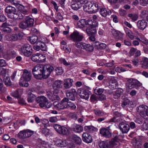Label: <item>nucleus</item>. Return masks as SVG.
<instances>
[{
    "label": "nucleus",
    "instance_id": "32",
    "mask_svg": "<svg viewBox=\"0 0 148 148\" xmlns=\"http://www.w3.org/2000/svg\"><path fill=\"white\" fill-rule=\"evenodd\" d=\"M123 90L122 89L118 88L113 94L114 97L115 99L119 98L123 93Z\"/></svg>",
    "mask_w": 148,
    "mask_h": 148
},
{
    "label": "nucleus",
    "instance_id": "25",
    "mask_svg": "<svg viewBox=\"0 0 148 148\" xmlns=\"http://www.w3.org/2000/svg\"><path fill=\"white\" fill-rule=\"evenodd\" d=\"M143 68L148 69V58L145 57L143 58L142 60L140 62Z\"/></svg>",
    "mask_w": 148,
    "mask_h": 148
},
{
    "label": "nucleus",
    "instance_id": "20",
    "mask_svg": "<svg viewBox=\"0 0 148 148\" xmlns=\"http://www.w3.org/2000/svg\"><path fill=\"white\" fill-rule=\"evenodd\" d=\"M82 4L81 3H79L78 2H75L73 1L71 3V8L73 10L77 11L82 7Z\"/></svg>",
    "mask_w": 148,
    "mask_h": 148
},
{
    "label": "nucleus",
    "instance_id": "58",
    "mask_svg": "<svg viewBox=\"0 0 148 148\" xmlns=\"http://www.w3.org/2000/svg\"><path fill=\"white\" fill-rule=\"evenodd\" d=\"M41 130V132L45 135H48L49 134V130L47 128H40Z\"/></svg>",
    "mask_w": 148,
    "mask_h": 148
},
{
    "label": "nucleus",
    "instance_id": "52",
    "mask_svg": "<svg viewBox=\"0 0 148 148\" xmlns=\"http://www.w3.org/2000/svg\"><path fill=\"white\" fill-rule=\"evenodd\" d=\"M68 107H69L72 110H74L76 108V106L75 104L71 102L68 101L67 103Z\"/></svg>",
    "mask_w": 148,
    "mask_h": 148
},
{
    "label": "nucleus",
    "instance_id": "35",
    "mask_svg": "<svg viewBox=\"0 0 148 148\" xmlns=\"http://www.w3.org/2000/svg\"><path fill=\"white\" fill-rule=\"evenodd\" d=\"M140 16L143 18V20H146L148 21V12L147 11L144 10L142 11Z\"/></svg>",
    "mask_w": 148,
    "mask_h": 148
},
{
    "label": "nucleus",
    "instance_id": "54",
    "mask_svg": "<svg viewBox=\"0 0 148 148\" xmlns=\"http://www.w3.org/2000/svg\"><path fill=\"white\" fill-rule=\"evenodd\" d=\"M137 39L139 40L140 41H141L142 43L146 45L148 44V40L145 38H138Z\"/></svg>",
    "mask_w": 148,
    "mask_h": 148
},
{
    "label": "nucleus",
    "instance_id": "61",
    "mask_svg": "<svg viewBox=\"0 0 148 148\" xmlns=\"http://www.w3.org/2000/svg\"><path fill=\"white\" fill-rule=\"evenodd\" d=\"M122 120L120 118H117L116 119L115 116L113 117L110 120V122H119L121 121Z\"/></svg>",
    "mask_w": 148,
    "mask_h": 148
},
{
    "label": "nucleus",
    "instance_id": "38",
    "mask_svg": "<svg viewBox=\"0 0 148 148\" xmlns=\"http://www.w3.org/2000/svg\"><path fill=\"white\" fill-rule=\"evenodd\" d=\"M19 26L20 28L23 29H25L27 28H29L25 21L21 22L19 24Z\"/></svg>",
    "mask_w": 148,
    "mask_h": 148
},
{
    "label": "nucleus",
    "instance_id": "8",
    "mask_svg": "<svg viewBox=\"0 0 148 148\" xmlns=\"http://www.w3.org/2000/svg\"><path fill=\"white\" fill-rule=\"evenodd\" d=\"M69 101L68 98L64 97L61 101L56 105L57 103L56 101L53 103V105L59 110L67 108V103Z\"/></svg>",
    "mask_w": 148,
    "mask_h": 148
},
{
    "label": "nucleus",
    "instance_id": "4",
    "mask_svg": "<svg viewBox=\"0 0 148 148\" xmlns=\"http://www.w3.org/2000/svg\"><path fill=\"white\" fill-rule=\"evenodd\" d=\"M36 101L39 103V106L41 108H48L52 106L51 103L49 102L48 99L44 96H41L37 97Z\"/></svg>",
    "mask_w": 148,
    "mask_h": 148
},
{
    "label": "nucleus",
    "instance_id": "62",
    "mask_svg": "<svg viewBox=\"0 0 148 148\" xmlns=\"http://www.w3.org/2000/svg\"><path fill=\"white\" fill-rule=\"evenodd\" d=\"M58 121V119L56 117H51L49 118V121L51 123H55Z\"/></svg>",
    "mask_w": 148,
    "mask_h": 148
},
{
    "label": "nucleus",
    "instance_id": "13",
    "mask_svg": "<svg viewBox=\"0 0 148 148\" xmlns=\"http://www.w3.org/2000/svg\"><path fill=\"white\" fill-rule=\"evenodd\" d=\"M66 94L68 99L74 101L75 100V97L77 93L76 90L74 89H71L70 90L66 91Z\"/></svg>",
    "mask_w": 148,
    "mask_h": 148
},
{
    "label": "nucleus",
    "instance_id": "12",
    "mask_svg": "<svg viewBox=\"0 0 148 148\" xmlns=\"http://www.w3.org/2000/svg\"><path fill=\"white\" fill-rule=\"evenodd\" d=\"M27 97V101L29 103H32L34 100L36 95L34 94L35 90L34 89H29L26 91Z\"/></svg>",
    "mask_w": 148,
    "mask_h": 148
},
{
    "label": "nucleus",
    "instance_id": "1",
    "mask_svg": "<svg viewBox=\"0 0 148 148\" xmlns=\"http://www.w3.org/2000/svg\"><path fill=\"white\" fill-rule=\"evenodd\" d=\"M54 69L53 67L49 64H38L32 69V73L36 79H41L47 78Z\"/></svg>",
    "mask_w": 148,
    "mask_h": 148
},
{
    "label": "nucleus",
    "instance_id": "36",
    "mask_svg": "<svg viewBox=\"0 0 148 148\" xmlns=\"http://www.w3.org/2000/svg\"><path fill=\"white\" fill-rule=\"evenodd\" d=\"M100 148H109V146L107 141H102L99 144Z\"/></svg>",
    "mask_w": 148,
    "mask_h": 148
},
{
    "label": "nucleus",
    "instance_id": "18",
    "mask_svg": "<svg viewBox=\"0 0 148 148\" xmlns=\"http://www.w3.org/2000/svg\"><path fill=\"white\" fill-rule=\"evenodd\" d=\"M82 137L83 141L87 143H90L92 141V137L88 133H84L82 134Z\"/></svg>",
    "mask_w": 148,
    "mask_h": 148
},
{
    "label": "nucleus",
    "instance_id": "33",
    "mask_svg": "<svg viewBox=\"0 0 148 148\" xmlns=\"http://www.w3.org/2000/svg\"><path fill=\"white\" fill-rule=\"evenodd\" d=\"M71 138L76 144L78 145L81 144L82 143V140L79 137L76 135H73L71 136Z\"/></svg>",
    "mask_w": 148,
    "mask_h": 148
},
{
    "label": "nucleus",
    "instance_id": "16",
    "mask_svg": "<svg viewBox=\"0 0 148 148\" xmlns=\"http://www.w3.org/2000/svg\"><path fill=\"white\" fill-rule=\"evenodd\" d=\"M100 134L101 136L106 138H110L112 136V134L109 130L106 128H102L100 130Z\"/></svg>",
    "mask_w": 148,
    "mask_h": 148
},
{
    "label": "nucleus",
    "instance_id": "11",
    "mask_svg": "<svg viewBox=\"0 0 148 148\" xmlns=\"http://www.w3.org/2000/svg\"><path fill=\"white\" fill-rule=\"evenodd\" d=\"M92 20H86L85 19L80 20L77 23V26L80 29L86 28L89 25L92 23Z\"/></svg>",
    "mask_w": 148,
    "mask_h": 148
},
{
    "label": "nucleus",
    "instance_id": "40",
    "mask_svg": "<svg viewBox=\"0 0 148 148\" xmlns=\"http://www.w3.org/2000/svg\"><path fill=\"white\" fill-rule=\"evenodd\" d=\"M31 59L32 60L35 62H37L39 63V57L38 53H36L35 54H33L31 57Z\"/></svg>",
    "mask_w": 148,
    "mask_h": 148
},
{
    "label": "nucleus",
    "instance_id": "19",
    "mask_svg": "<svg viewBox=\"0 0 148 148\" xmlns=\"http://www.w3.org/2000/svg\"><path fill=\"white\" fill-rule=\"evenodd\" d=\"M145 20L143 19L138 21L137 26L139 29L143 30L146 27L147 23Z\"/></svg>",
    "mask_w": 148,
    "mask_h": 148
},
{
    "label": "nucleus",
    "instance_id": "39",
    "mask_svg": "<svg viewBox=\"0 0 148 148\" xmlns=\"http://www.w3.org/2000/svg\"><path fill=\"white\" fill-rule=\"evenodd\" d=\"M104 91V89L102 88H99L96 87L94 90V92L97 95H99L102 94Z\"/></svg>",
    "mask_w": 148,
    "mask_h": 148
},
{
    "label": "nucleus",
    "instance_id": "10",
    "mask_svg": "<svg viewBox=\"0 0 148 148\" xmlns=\"http://www.w3.org/2000/svg\"><path fill=\"white\" fill-rule=\"evenodd\" d=\"M34 134V132L29 130L21 131L18 134L20 139H24L31 136Z\"/></svg>",
    "mask_w": 148,
    "mask_h": 148
},
{
    "label": "nucleus",
    "instance_id": "6",
    "mask_svg": "<svg viewBox=\"0 0 148 148\" xmlns=\"http://www.w3.org/2000/svg\"><path fill=\"white\" fill-rule=\"evenodd\" d=\"M32 50L31 46L28 44L22 45L21 48V53L27 57H29L31 55Z\"/></svg>",
    "mask_w": 148,
    "mask_h": 148
},
{
    "label": "nucleus",
    "instance_id": "24",
    "mask_svg": "<svg viewBox=\"0 0 148 148\" xmlns=\"http://www.w3.org/2000/svg\"><path fill=\"white\" fill-rule=\"evenodd\" d=\"M62 82L58 80L55 81L53 85V88L54 90H59L62 87Z\"/></svg>",
    "mask_w": 148,
    "mask_h": 148
},
{
    "label": "nucleus",
    "instance_id": "2",
    "mask_svg": "<svg viewBox=\"0 0 148 148\" xmlns=\"http://www.w3.org/2000/svg\"><path fill=\"white\" fill-rule=\"evenodd\" d=\"M91 24L86 27V32L89 37H95L97 33L96 28L98 25V22L97 21H92V23Z\"/></svg>",
    "mask_w": 148,
    "mask_h": 148
},
{
    "label": "nucleus",
    "instance_id": "30",
    "mask_svg": "<svg viewBox=\"0 0 148 148\" xmlns=\"http://www.w3.org/2000/svg\"><path fill=\"white\" fill-rule=\"evenodd\" d=\"M66 142L65 140L58 139L57 141L56 145L58 147H64L66 145Z\"/></svg>",
    "mask_w": 148,
    "mask_h": 148
},
{
    "label": "nucleus",
    "instance_id": "49",
    "mask_svg": "<svg viewBox=\"0 0 148 148\" xmlns=\"http://www.w3.org/2000/svg\"><path fill=\"white\" fill-rule=\"evenodd\" d=\"M38 57L39 58V63L43 62L45 61V59H46L45 57L43 55L41 54L38 53Z\"/></svg>",
    "mask_w": 148,
    "mask_h": 148
},
{
    "label": "nucleus",
    "instance_id": "44",
    "mask_svg": "<svg viewBox=\"0 0 148 148\" xmlns=\"http://www.w3.org/2000/svg\"><path fill=\"white\" fill-rule=\"evenodd\" d=\"M57 75H61L64 72V71L61 67H58L55 70Z\"/></svg>",
    "mask_w": 148,
    "mask_h": 148
},
{
    "label": "nucleus",
    "instance_id": "27",
    "mask_svg": "<svg viewBox=\"0 0 148 148\" xmlns=\"http://www.w3.org/2000/svg\"><path fill=\"white\" fill-rule=\"evenodd\" d=\"M73 82V80L72 79L68 78L66 79L64 84V87L66 89L69 88L72 86Z\"/></svg>",
    "mask_w": 148,
    "mask_h": 148
},
{
    "label": "nucleus",
    "instance_id": "47",
    "mask_svg": "<svg viewBox=\"0 0 148 148\" xmlns=\"http://www.w3.org/2000/svg\"><path fill=\"white\" fill-rule=\"evenodd\" d=\"M40 47V50L42 51H45L47 50V47L45 43H41L38 44Z\"/></svg>",
    "mask_w": 148,
    "mask_h": 148
},
{
    "label": "nucleus",
    "instance_id": "15",
    "mask_svg": "<svg viewBox=\"0 0 148 148\" xmlns=\"http://www.w3.org/2000/svg\"><path fill=\"white\" fill-rule=\"evenodd\" d=\"M119 127L123 134L127 133L130 129L129 125L124 122L119 123Z\"/></svg>",
    "mask_w": 148,
    "mask_h": 148
},
{
    "label": "nucleus",
    "instance_id": "56",
    "mask_svg": "<svg viewBox=\"0 0 148 148\" xmlns=\"http://www.w3.org/2000/svg\"><path fill=\"white\" fill-rule=\"evenodd\" d=\"M7 53L8 55L12 57H14L16 55V52L12 50L8 51Z\"/></svg>",
    "mask_w": 148,
    "mask_h": 148
},
{
    "label": "nucleus",
    "instance_id": "22",
    "mask_svg": "<svg viewBox=\"0 0 148 148\" xmlns=\"http://www.w3.org/2000/svg\"><path fill=\"white\" fill-rule=\"evenodd\" d=\"M90 6L91 8L90 12L92 13H95L99 10V6L97 3H93V4L90 3Z\"/></svg>",
    "mask_w": 148,
    "mask_h": 148
},
{
    "label": "nucleus",
    "instance_id": "28",
    "mask_svg": "<svg viewBox=\"0 0 148 148\" xmlns=\"http://www.w3.org/2000/svg\"><path fill=\"white\" fill-rule=\"evenodd\" d=\"M10 18H14L17 20H21L23 18V16L21 13L19 12H16L14 15L12 16H10Z\"/></svg>",
    "mask_w": 148,
    "mask_h": 148
},
{
    "label": "nucleus",
    "instance_id": "9",
    "mask_svg": "<svg viewBox=\"0 0 148 148\" xmlns=\"http://www.w3.org/2000/svg\"><path fill=\"white\" fill-rule=\"evenodd\" d=\"M77 91L81 98L86 100L88 99L90 92L88 90L84 88H80L78 89Z\"/></svg>",
    "mask_w": 148,
    "mask_h": 148
},
{
    "label": "nucleus",
    "instance_id": "26",
    "mask_svg": "<svg viewBox=\"0 0 148 148\" xmlns=\"http://www.w3.org/2000/svg\"><path fill=\"white\" fill-rule=\"evenodd\" d=\"M82 38H71V40L75 42L76 46L78 48L80 49L81 47L80 41L82 40Z\"/></svg>",
    "mask_w": 148,
    "mask_h": 148
},
{
    "label": "nucleus",
    "instance_id": "51",
    "mask_svg": "<svg viewBox=\"0 0 148 148\" xmlns=\"http://www.w3.org/2000/svg\"><path fill=\"white\" fill-rule=\"evenodd\" d=\"M130 103L129 100L127 98H125L123 101L122 103L121 106L122 107L125 108L126 107L127 105H128Z\"/></svg>",
    "mask_w": 148,
    "mask_h": 148
},
{
    "label": "nucleus",
    "instance_id": "29",
    "mask_svg": "<svg viewBox=\"0 0 148 148\" xmlns=\"http://www.w3.org/2000/svg\"><path fill=\"white\" fill-rule=\"evenodd\" d=\"M83 127L80 125H73V130L75 132L80 133L83 131Z\"/></svg>",
    "mask_w": 148,
    "mask_h": 148
},
{
    "label": "nucleus",
    "instance_id": "63",
    "mask_svg": "<svg viewBox=\"0 0 148 148\" xmlns=\"http://www.w3.org/2000/svg\"><path fill=\"white\" fill-rule=\"evenodd\" d=\"M142 128L144 130H148V122H144L142 126Z\"/></svg>",
    "mask_w": 148,
    "mask_h": 148
},
{
    "label": "nucleus",
    "instance_id": "31",
    "mask_svg": "<svg viewBox=\"0 0 148 148\" xmlns=\"http://www.w3.org/2000/svg\"><path fill=\"white\" fill-rule=\"evenodd\" d=\"M112 33L114 37H123L124 35L123 33L115 29H113Z\"/></svg>",
    "mask_w": 148,
    "mask_h": 148
},
{
    "label": "nucleus",
    "instance_id": "41",
    "mask_svg": "<svg viewBox=\"0 0 148 148\" xmlns=\"http://www.w3.org/2000/svg\"><path fill=\"white\" fill-rule=\"evenodd\" d=\"M110 83V87L111 86H113L112 88H113L114 89L116 88V87L118 86V84L117 83V81L114 79L111 80Z\"/></svg>",
    "mask_w": 148,
    "mask_h": 148
},
{
    "label": "nucleus",
    "instance_id": "42",
    "mask_svg": "<svg viewBox=\"0 0 148 148\" xmlns=\"http://www.w3.org/2000/svg\"><path fill=\"white\" fill-rule=\"evenodd\" d=\"M85 49L87 52H90L93 51L94 48L92 46L87 44L86 45Z\"/></svg>",
    "mask_w": 148,
    "mask_h": 148
},
{
    "label": "nucleus",
    "instance_id": "3",
    "mask_svg": "<svg viewBox=\"0 0 148 148\" xmlns=\"http://www.w3.org/2000/svg\"><path fill=\"white\" fill-rule=\"evenodd\" d=\"M137 112L140 115L147 120H148V107L145 105L142 104L137 107Z\"/></svg>",
    "mask_w": 148,
    "mask_h": 148
},
{
    "label": "nucleus",
    "instance_id": "57",
    "mask_svg": "<svg viewBox=\"0 0 148 148\" xmlns=\"http://www.w3.org/2000/svg\"><path fill=\"white\" fill-rule=\"evenodd\" d=\"M128 17L131 18L132 20L134 21H136L138 18V16L136 15H134L132 14H129Z\"/></svg>",
    "mask_w": 148,
    "mask_h": 148
},
{
    "label": "nucleus",
    "instance_id": "34",
    "mask_svg": "<svg viewBox=\"0 0 148 148\" xmlns=\"http://www.w3.org/2000/svg\"><path fill=\"white\" fill-rule=\"evenodd\" d=\"M83 34L80 33L78 31L75 30L70 35V37H83Z\"/></svg>",
    "mask_w": 148,
    "mask_h": 148
},
{
    "label": "nucleus",
    "instance_id": "5",
    "mask_svg": "<svg viewBox=\"0 0 148 148\" xmlns=\"http://www.w3.org/2000/svg\"><path fill=\"white\" fill-rule=\"evenodd\" d=\"M142 84L137 79L132 78L128 79L126 83V90H131L133 88H136L141 86Z\"/></svg>",
    "mask_w": 148,
    "mask_h": 148
},
{
    "label": "nucleus",
    "instance_id": "48",
    "mask_svg": "<svg viewBox=\"0 0 148 148\" xmlns=\"http://www.w3.org/2000/svg\"><path fill=\"white\" fill-rule=\"evenodd\" d=\"M37 38H29L27 40L32 44L37 43Z\"/></svg>",
    "mask_w": 148,
    "mask_h": 148
},
{
    "label": "nucleus",
    "instance_id": "7",
    "mask_svg": "<svg viewBox=\"0 0 148 148\" xmlns=\"http://www.w3.org/2000/svg\"><path fill=\"white\" fill-rule=\"evenodd\" d=\"M53 127L57 133L60 134L67 136L69 134V130L64 127L58 124H55Z\"/></svg>",
    "mask_w": 148,
    "mask_h": 148
},
{
    "label": "nucleus",
    "instance_id": "43",
    "mask_svg": "<svg viewBox=\"0 0 148 148\" xmlns=\"http://www.w3.org/2000/svg\"><path fill=\"white\" fill-rule=\"evenodd\" d=\"M2 32L4 34H9L11 32V29L9 27H5L1 29Z\"/></svg>",
    "mask_w": 148,
    "mask_h": 148
},
{
    "label": "nucleus",
    "instance_id": "45",
    "mask_svg": "<svg viewBox=\"0 0 148 148\" xmlns=\"http://www.w3.org/2000/svg\"><path fill=\"white\" fill-rule=\"evenodd\" d=\"M3 81L5 85L7 86H10L12 84L11 82L9 77H6L3 79Z\"/></svg>",
    "mask_w": 148,
    "mask_h": 148
},
{
    "label": "nucleus",
    "instance_id": "53",
    "mask_svg": "<svg viewBox=\"0 0 148 148\" xmlns=\"http://www.w3.org/2000/svg\"><path fill=\"white\" fill-rule=\"evenodd\" d=\"M119 141H117L116 140H114L112 139L111 140L109 141V144L111 146H114L117 145Z\"/></svg>",
    "mask_w": 148,
    "mask_h": 148
},
{
    "label": "nucleus",
    "instance_id": "64",
    "mask_svg": "<svg viewBox=\"0 0 148 148\" xmlns=\"http://www.w3.org/2000/svg\"><path fill=\"white\" fill-rule=\"evenodd\" d=\"M132 61L133 64L135 65H137L138 63V58L136 57H134L133 58Z\"/></svg>",
    "mask_w": 148,
    "mask_h": 148
},
{
    "label": "nucleus",
    "instance_id": "21",
    "mask_svg": "<svg viewBox=\"0 0 148 148\" xmlns=\"http://www.w3.org/2000/svg\"><path fill=\"white\" fill-rule=\"evenodd\" d=\"M23 77L25 81L27 82L29 81L32 78V74L31 73L27 70H24L23 74Z\"/></svg>",
    "mask_w": 148,
    "mask_h": 148
},
{
    "label": "nucleus",
    "instance_id": "50",
    "mask_svg": "<svg viewBox=\"0 0 148 148\" xmlns=\"http://www.w3.org/2000/svg\"><path fill=\"white\" fill-rule=\"evenodd\" d=\"M4 38L5 40H6L7 41H14L19 40H21V38Z\"/></svg>",
    "mask_w": 148,
    "mask_h": 148
},
{
    "label": "nucleus",
    "instance_id": "14",
    "mask_svg": "<svg viewBox=\"0 0 148 148\" xmlns=\"http://www.w3.org/2000/svg\"><path fill=\"white\" fill-rule=\"evenodd\" d=\"M5 12L10 18V16H12L16 13V9L14 7L11 6L6 7L5 9Z\"/></svg>",
    "mask_w": 148,
    "mask_h": 148
},
{
    "label": "nucleus",
    "instance_id": "37",
    "mask_svg": "<svg viewBox=\"0 0 148 148\" xmlns=\"http://www.w3.org/2000/svg\"><path fill=\"white\" fill-rule=\"evenodd\" d=\"M22 91L20 89H17L14 92L12 93V96L15 98L18 99L20 97V94L21 93Z\"/></svg>",
    "mask_w": 148,
    "mask_h": 148
},
{
    "label": "nucleus",
    "instance_id": "59",
    "mask_svg": "<svg viewBox=\"0 0 148 148\" xmlns=\"http://www.w3.org/2000/svg\"><path fill=\"white\" fill-rule=\"evenodd\" d=\"M37 38V44H38V43H45L46 39V38Z\"/></svg>",
    "mask_w": 148,
    "mask_h": 148
},
{
    "label": "nucleus",
    "instance_id": "55",
    "mask_svg": "<svg viewBox=\"0 0 148 148\" xmlns=\"http://www.w3.org/2000/svg\"><path fill=\"white\" fill-rule=\"evenodd\" d=\"M94 111L95 114L97 115L101 116L104 115L103 112L99 110H95Z\"/></svg>",
    "mask_w": 148,
    "mask_h": 148
},
{
    "label": "nucleus",
    "instance_id": "23",
    "mask_svg": "<svg viewBox=\"0 0 148 148\" xmlns=\"http://www.w3.org/2000/svg\"><path fill=\"white\" fill-rule=\"evenodd\" d=\"M25 21L28 25V27H30L33 26L34 21V19L33 18H32L29 16H28L25 17Z\"/></svg>",
    "mask_w": 148,
    "mask_h": 148
},
{
    "label": "nucleus",
    "instance_id": "17",
    "mask_svg": "<svg viewBox=\"0 0 148 148\" xmlns=\"http://www.w3.org/2000/svg\"><path fill=\"white\" fill-rule=\"evenodd\" d=\"M99 10L100 14L103 17H105L108 15H110L112 13L110 10L107 11L106 8L102 6H99Z\"/></svg>",
    "mask_w": 148,
    "mask_h": 148
},
{
    "label": "nucleus",
    "instance_id": "46",
    "mask_svg": "<svg viewBox=\"0 0 148 148\" xmlns=\"http://www.w3.org/2000/svg\"><path fill=\"white\" fill-rule=\"evenodd\" d=\"M90 3H86V4L84 5H82L84 11L85 12H87L89 10L91 9Z\"/></svg>",
    "mask_w": 148,
    "mask_h": 148
},
{
    "label": "nucleus",
    "instance_id": "60",
    "mask_svg": "<svg viewBox=\"0 0 148 148\" xmlns=\"http://www.w3.org/2000/svg\"><path fill=\"white\" fill-rule=\"evenodd\" d=\"M46 94L49 98L52 101H53V99L52 97L53 95V93L51 91H47Z\"/></svg>",
    "mask_w": 148,
    "mask_h": 148
}]
</instances>
